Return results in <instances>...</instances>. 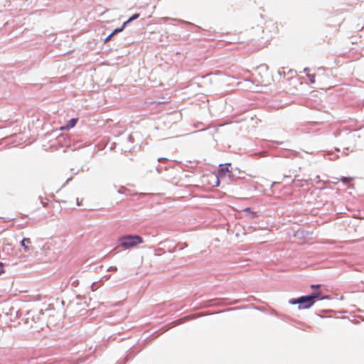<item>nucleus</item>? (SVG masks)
Wrapping results in <instances>:
<instances>
[{
  "instance_id": "nucleus-12",
  "label": "nucleus",
  "mask_w": 364,
  "mask_h": 364,
  "mask_svg": "<svg viewBox=\"0 0 364 364\" xmlns=\"http://www.w3.org/2000/svg\"><path fill=\"white\" fill-rule=\"evenodd\" d=\"M125 26H124V24L122 25V26L119 28H116L114 29L113 31H112V35H115L117 34V33H119L121 31H122L124 30Z\"/></svg>"
},
{
  "instance_id": "nucleus-13",
  "label": "nucleus",
  "mask_w": 364,
  "mask_h": 364,
  "mask_svg": "<svg viewBox=\"0 0 364 364\" xmlns=\"http://www.w3.org/2000/svg\"><path fill=\"white\" fill-rule=\"evenodd\" d=\"M4 272V264L0 262V275Z\"/></svg>"
},
{
  "instance_id": "nucleus-11",
  "label": "nucleus",
  "mask_w": 364,
  "mask_h": 364,
  "mask_svg": "<svg viewBox=\"0 0 364 364\" xmlns=\"http://www.w3.org/2000/svg\"><path fill=\"white\" fill-rule=\"evenodd\" d=\"M352 180L353 178L351 177H343L340 179L341 181L345 183H350Z\"/></svg>"
},
{
  "instance_id": "nucleus-4",
  "label": "nucleus",
  "mask_w": 364,
  "mask_h": 364,
  "mask_svg": "<svg viewBox=\"0 0 364 364\" xmlns=\"http://www.w3.org/2000/svg\"><path fill=\"white\" fill-rule=\"evenodd\" d=\"M220 181L219 176L215 173H210L206 176H203V184L210 188L218 186Z\"/></svg>"
},
{
  "instance_id": "nucleus-17",
  "label": "nucleus",
  "mask_w": 364,
  "mask_h": 364,
  "mask_svg": "<svg viewBox=\"0 0 364 364\" xmlns=\"http://www.w3.org/2000/svg\"><path fill=\"white\" fill-rule=\"evenodd\" d=\"M319 287H320L319 284H318V285H314V284L311 285V289H318Z\"/></svg>"
},
{
  "instance_id": "nucleus-16",
  "label": "nucleus",
  "mask_w": 364,
  "mask_h": 364,
  "mask_svg": "<svg viewBox=\"0 0 364 364\" xmlns=\"http://www.w3.org/2000/svg\"><path fill=\"white\" fill-rule=\"evenodd\" d=\"M158 161H159V162H165V161H167V159H166V158H159V159H158Z\"/></svg>"
},
{
  "instance_id": "nucleus-15",
  "label": "nucleus",
  "mask_w": 364,
  "mask_h": 364,
  "mask_svg": "<svg viewBox=\"0 0 364 364\" xmlns=\"http://www.w3.org/2000/svg\"><path fill=\"white\" fill-rule=\"evenodd\" d=\"M76 203H77V206H80V205H82V200H81V201H80V200H79V199H78L77 198H76Z\"/></svg>"
},
{
  "instance_id": "nucleus-18",
  "label": "nucleus",
  "mask_w": 364,
  "mask_h": 364,
  "mask_svg": "<svg viewBox=\"0 0 364 364\" xmlns=\"http://www.w3.org/2000/svg\"><path fill=\"white\" fill-rule=\"evenodd\" d=\"M250 210V208H246L245 210V211H249Z\"/></svg>"
},
{
  "instance_id": "nucleus-9",
  "label": "nucleus",
  "mask_w": 364,
  "mask_h": 364,
  "mask_svg": "<svg viewBox=\"0 0 364 364\" xmlns=\"http://www.w3.org/2000/svg\"><path fill=\"white\" fill-rule=\"evenodd\" d=\"M311 70L309 68H305L304 73H306V76L311 83L315 82V74L310 73Z\"/></svg>"
},
{
  "instance_id": "nucleus-2",
  "label": "nucleus",
  "mask_w": 364,
  "mask_h": 364,
  "mask_svg": "<svg viewBox=\"0 0 364 364\" xmlns=\"http://www.w3.org/2000/svg\"><path fill=\"white\" fill-rule=\"evenodd\" d=\"M320 292H315L309 296H304L296 299H291L289 302L291 304H299V309H309L314 304L315 299L320 298Z\"/></svg>"
},
{
  "instance_id": "nucleus-8",
  "label": "nucleus",
  "mask_w": 364,
  "mask_h": 364,
  "mask_svg": "<svg viewBox=\"0 0 364 364\" xmlns=\"http://www.w3.org/2000/svg\"><path fill=\"white\" fill-rule=\"evenodd\" d=\"M21 244L25 252H28L31 249V240L30 238H23Z\"/></svg>"
},
{
  "instance_id": "nucleus-14",
  "label": "nucleus",
  "mask_w": 364,
  "mask_h": 364,
  "mask_svg": "<svg viewBox=\"0 0 364 364\" xmlns=\"http://www.w3.org/2000/svg\"><path fill=\"white\" fill-rule=\"evenodd\" d=\"M114 36V35H112V33L111 34H109V35L106 38V39H105V42L106 43V42L109 41L112 38V36Z\"/></svg>"
},
{
  "instance_id": "nucleus-6",
  "label": "nucleus",
  "mask_w": 364,
  "mask_h": 364,
  "mask_svg": "<svg viewBox=\"0 0 364 364\" xmlns=\"http://www.w3.org/2000/svg\"><path fill=\"white\" fill-rule=\"evenodd\" d=\"M218 176L220 180H224L226 178H230L232 176V173L229 170L226 166L220 165L218 171Z\"/></svg>"
},
{
  "instance_id": "nucleus-1",
  "label": "nucleus",
  "mask_w": 364,
  "mask_h": 364,
  "mask_svg": "<svg viewBox=\"0 0 364 364\" xmlns=\"http://www.w3.org/2000/svg\"><path fill=\"white\" fill-rule=\"evenodd\" d=\"M272 80V73L266 64H261L257 67L253 74V80L257 85L267 86Z\"/></svg>"
},
{
  "instance_id": "nucleus-7",
  "label": "nucleus",
  "mask_w": 364,
  "mask_h": 364,
  "mask_svg": "<svg viewBox=\"0 0 364 364\" xmlns=\"http://www.w3.org/2000/svg\"><path fill=\"white\" fill-rule=\"evenodd\" d=\"M77 122L78 118H73L68 122L66 125L60 127L59 129L60 131L69 130L71 128H73L76 125Z\"/></svg>"
},
{
  "instance_id": "nucleus-3",
  "label": "nucleus",
  "mask_w": 364,
  "mask_h": 364,
  "mask_svg": "<svg viewBox=\"0 0 364 364\" xmlns=\"http://www.w3.org/2000/svg\"><path fill=\"white\" fill-rule=\"evenodd\" d=\"M119 245L122 248L128 250L134 247L139 244H141L144 242V240L139 235H127L119 237Z\"/></svg>"
},
{
  "instance_id": "nucleus-10",
  "label": "nucleus",
  "mask_w": 364,
  "mask_h": 364,
  "mask_svg": "<svg viewBox=\"0 0 364 364\" xmlns=\"http://www.w3.org/2000/svg\"><path fill=\"white\" fill-rule=\"evenodd\" d=\"M139 14H134V15H133L132 16H131V17H130V18H129L127 21H125V22L124 23V26H126V25H127V23H129V22H131V21H134V20H135V19H136L137 18H139Z\"/></svg>"
},
{
  "instance_id": "nucleus-5",
  "label": "nucleus",
  "mask_w": 364,
  "mask_h": 364,
  "mask_svg": "<svg viewBox=\"0 0 364 364\" xmlns=\"http://www.w3.org/2000/svg\"><path fill=\"white\" fill-rule=\"evenodd\" d=\"M299 85H301V82H299L296 76H292L288 79V82L284 85V89L287 92L293 94L297 90Z\"/></svg>"
}]
</instances>
